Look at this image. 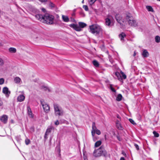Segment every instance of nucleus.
I'll list each match as a JSON object with an SVG mask.
<instances>
[{
    "mask_svg": "<svg viewBox=\"0 0 160 160\" xmlns=\"http://www.w3.org/2000/svg\"><path fill=\"white\" fill-rule=\"evenodd\" d=\"M36 18L42 22L47 24H52L53 23L54 17L48 14H46L44 15L37 14L35 15Z\"/></svg>",
    "mask_w": 160,
    "mask_h": 160,
    "instance_id": "obj_1",
    "label": "nucleus"
},
{
    "mask_svg": "<svg viewBox=\"0 0 160 160\" xmlns=\"http://www.w3.org/2000/svg\"><path fill=\"white\" fill-rule=\"evenodd\" d=\"M107 155V152L103 146H101L99 148L95 150L93 152L94 156L96 157H100L101 156L106 157Z\"/></svg>",
    "mask_w": 160,
    "mask_h": 160,
    "instance_id": "obj_2",
    "label": "nucleus"
},
{
    "mask_svg": "<svg viewBox=\"0 0 160 160\" xmlns=\"http://www.w3.org/2000/svg\"><path fill=\"white\" fill-rule=\"evenodd\" d=\"M90 32L95 35H98L102 31L101 27L97 24H93L89 26Z\"/></svg>",
    "mask_w": 160,
    "mask_h": 160,
    "instance_id": "obj_3",
    "label": "nucleus"
},
{
    "mask_svg": "<svg viewBox=\"0 0 160 160\" xmlns=\"http://www.w3.org/2000/svg\"><path fill=\"white\" fill-rule=\"evenodd\" d=\"M55 114L56 116H62L63 114V111L62 108L57 104H54Z\"/></svg>",
    "mask_w": 160,
    "mask_h": 160,
    "instance_id": "obj_4",
    "label": "nucleus"
},
{
    "mask_svg": "<svg viewBox=\"0 0 160 160\" xmlns=\"http://www.w3.org/2000/svg\"><path fill=\"white\" fill-rule=\"evenodd\" d=\"M126 19L128 21L129 25L133 27L137 26V23L136 21L130 15H127Z\"/></svg>",
    "mask_w": 160,
    "mask_h": 160,
    "instance_id": "obj_5",
    "label": "nucleus"
},
{
    "mask_svg": "<svg viewBox=\"0 0 160 160\" xmlns=\"http://www.w3.org/2000/svg\"><path fill=\"white\" fill-rule=\"evenodd\" d=\"M92 135L93 136L95 133L98 135H100L101 134L100 130L97 128L95 122H93L92 126V130L91 131Z\"/></svg>",
    "mask_w": 160,
    "mask_h": 160,
    "instance_id": "obj_6",
    "label": "nucleus"
},
{
    "mask_svg": "<svg viewBox=\"0 0 160 160\" xmlns=\"http://www.w3.org/2000/svg\"><path fill=\"white\" fill-rule=\"evenodd\" d=\"M40 102L44 111L47 113L48 112L50 111V107L48 104L46 103L43 100H41Z\"/></svg>",
    "mask_w": 160,
    "mask_h": 160,
    "instance_id": "obj_7",
    "label": "nucleus"
},
{
    "mask_svg": "<svg viewBox=\"0 0 160 160\" xmlns=\"http://www.w3.org/2000/svg\"><path fill=\"white\" fill-rule=\"evenodd\" d=\"M2 92L5 94L6 97H8L11 93V92L9 90L7 87H4L2 89Z\"/></svg>",
    "mask_w": 160,
    "mask_h": 160,
    "instance_id": "obj_8",
    "label": "nucleus"
},
{
    "mask_svg": "<svg viewBox=\"0 0 160 160\" xmlns=\"http://www.w3.org/2000/svg\"><path fill=\"white\" fill-rule=\"evenodd\" d=\"M116 19L117 21L120 24L121 26H122V22H123V21L122 19V17L119 14H117L116 16Z\"/></svg>",
    "mask_w": 160,
    "mask_h": 160,
    "instance_id": "obj_9",
    "label": "nucleus"
},
{
    "mask_svg": "<svg viewBox=\"0 0 160 160\" xmlns=\"http://www.w3.org/2000/svg\"><path fill=\"white\" fill-rule=\"evenodd\" d=\"M69 26L77 31H80L82 30L81 28L79 27V26L77 24H71Z\"/></svg>",
    "mask_w": 160,
    "mask_h": 160,
    "instance_id": "obj_10",
    "label": "nucleus"
},
{
    "mask_svg": "<svg viewBox=\"0 0 160 160\" xmlns=\"http://www.w3.org/2000/svg\"><path fill=\"white\" fill-rule=\"evenodd\" d=\"M142 55L144 58H147L149 56V53L147 50L144 49L143 50Z\"/></svg>",
    "mask_w": 160,
    "mask_h": 160,
    "instance_id": "obj_11",
    "label": "nucleus"
},
{
    "mask_svg": "<svg viewBox=\"0 0 160 160\" xmlns=\"http://www.w3.org/2000/svg\"><path fill=\"white\" fill-rule=\"evenodd\" d=\"M0 120L4 123H6L7 121L8 117L6 115H3L1 117Z\"/></svg>",
    "mask_w": 160,
    "mask_h": 160,
    "instance_id": "obj_12",
    "label": "nucleus"
},
{
    "mask_svg": "<svg viewBox=\"0 0 160 160\" xmlns=\"http://www.w3.org/2000/svg\"><path fill=\"white\" fill-rule=\"evenodd\" d=\"M25 96L23 95L19 96L17 98V100L20 102L23 101L25 99Z\"/></svg>",
    "mask_w": 160,
    "mask_h": 160,
    "instance_id": "obj_13",
    "label": "nucleus"
},
{
    "mask_svg": "<svg viewBox=\"0 0 160 160\" xmlns=\"http://www.w3.org/2000/svg\"><path fill=\"white\" fill-rule=\"evenodd\" d=\"M14 81L15 83L16 84H19L21 81V80L19 77H17L14 78Z\"/></svg>",
    "mask_w": 160,
    "mask_h": 160,
    "instance_id": "obj_14",
    "label": "nucleus"
},
{
    "mask_svg": "<svg viewBox=\"0 0 160 160\" xmlns=\"http://www.w3.org/2000/svg\"><path fill=\"white\" fill-rule=\"evenodd\" d=\"M126 36L124 32H122L121 34L119 35V37L120 38V40L122 41H123L124 40V38Z\"/></svg>",
    "mask_w": 160,
    "mask_h": 160,
    "instance_id": "obj_15",
    "label": "nucleus"
},
{
    "mask_svg": "<svg viewBox=\"0 0 160 160\" xmlns=\"http://www.w3.org/2000/svg\"><path fill=\"white\" fill-rule=\"evenodd\" d=\"M27 109L28 111V113L29 116L30 117H33L32 112L30 107L29 106H28L27 107Z\"/></svg>",
    "mask_w": 160,
    "mask_h": 160,
    "instance_id": "obj_16",
    "label": "nucleus"
},
{
    "mask_svg": "<svg viewBox=\"0 0 160 160\" xmlns=\"http://www.w3.org/2000/svg\"><path fill=\"white\" fill-rule=\"evenodd\" d=\"M62 18L64 22H68L69 21V18L67 16L62 15Z\"/></svg>",
    "mask_w": 160,
    "mask_h": 160,
    "instance_id": "obj_17",
    "label": "nucleus"
},
{
    "mask_svg": "<svg viewBox=\"0 0 160 160\" xmlns=\"http://www.w3.org/2000/svg\"><path fill=\"white\" fill-rule=\"evenodd\" d=\"M78 24L79 27L81 28H84L85 27L87 26L86 24L85 23L81 22H79L78 23Z\"/></svg>",
    "mask_w": 160,
    "mask_h": 160,
    "instance_id": "obj_18",
    "label": "nucleus"
},
{
    "mask_svg": "<svg viewBox=\"0 0 160 160\" xmlns=\"http://www.w3.org/2000/svg\"><path fill=\"white\" fill-rule=\"evenodd\" d=\"M111 20L110 19L107 18L105 19V24L108 26H110L111 24Z\"/></svg>",
    "mask_w": 160,
    "mask_h": 160,
    "instance_id": "obj_19",
    "label": "nucleus"
},
{
    "mask_svg": "<svg viewBox=\"0 0 160 160\" xmlns=\"http://www.w3.org/2000/svg\"><path fill=\"white\" fill-rule=\"evenodd\" d=\"M115 75L117 77L118 79L121 81L122 80V78L121 75L120 73L118 72H116L115 73Z\"/></svg>",
    "mask_w": 160,
    "mask_h": 160,
    "instance_id": "obj_20",
    "label": "nucleus"
},
{
    "mask_svg": "<svg viewBox=\"0 0 160 160\" xmlns=\"http://www.w3.org/2000/svg\"><path fill=\"white\" fill-rule=\"evenodd\" d=\"M54 128L52 126H51L49 128H48L47 129V130L46 132V133H48H48L51 132L52 130H54Z\"/></svg>",
    "mask_w": 160,
    "mask_h": 160,
    "instance_id": "obj_21",
    "label": "nucleus"
},
{
    "mask_svg": "<svg viewBox=\"0 0 160 160\" xmlns=\"http://www.w3.org/2000/svg\"><path fill=\"white\" fill-rule=\"evenodd\" d=\"M101 144L102 142L101 141H98L95 142L94 146L95 147H98Z\"/></svg>",
    "mask_w": 160,
    "mask_h": 160,
    "instance_id": "obj_22",
    "label": "nucleus"
},
{
    "mask_svg": "<svg viewBox=\"0 0 160 160\" xmlns=\"http://www.w3.org/2000/svg\"><path fill=\"white\" fill-rule=\"evenodd\" d=\"M122 96L120 94H118L116 98V100L117 101H120L122 99Z\"/></svg>",
    "mask_w": 160,
    "mask_h": 160,
    "instance_id": "obj_23",
    "label": "nucleus"
},
{
    "mask_svg": "<svg viewBox=\"0 0 160 160\" xmlns=\"http://www.w3.org/2000/svg\"><path fill=\"white\" fill-rule=\"evenodd\" d=\"M92 63L93 65L96 67H99V63L96 60H93L92 61Z\"/></svg>",
    "mask_w": 160,
    "mask_h": 160,
    "instance_id": "obj_24",
    "label": "nucleus"
},
{
    "mask_svg": "<svg viewBox=\"0 0 160 160\" xmlns=\"http://www.w3.org/2000/svg\"><path fill=\"white\" fill-rule=\"evenodd\" d=\"M41 88L45 91H46L47 90H48V92H50L51 91L50 89L46 86H42L41 87Z\"/></svg>",
    "mask_w": 160,
    "mask_h": 160,
    "instance_id": "obj_25",
    "label": "nucleus"
},
{
    "mask_svg": "<svg viewBox=\"0 0 160 160\" xmlns=\"http://www.w3.org/2000/svg\"><path fill=\"white\" fill-rule=\"evenodd\" d=\"M146 8L149 12H153V10L152 7L150 6H146Z\"/></svg>",
    "mask_w": 160,
    "mask_h": 160,
    "instance_id": "obj_26",
    "label": "nucleus"
},
{
    "mask_svg": "<svg viewBox=\"0 0 160 160\" xmlns=\"http://www.w3.org/2000/svg\"><path fill=\"white\" fill-rule=\"evenodd\" d=\"M9 51L11 52L15 53L16 52V49L13 48H9Z\"/></svg>",
    "mask_w": 160,
    "mask_h": 160,
    "instance_id": "obj_27",
    "label": "nucleus"
},
{
    "mask_svg": "<svg viewBox=\"0 0 160 160\" xmlns=\"http://www.w3.org/2000/svg\"><path fill=\"white\" fill-rule=\"evenodd\" d=\"M116 126L117 128L120 130H121L122 129V127L120 123H116Z\"/></svg>",
    "mask_w": 160,
    "mask_h": 160,
    "instance_id": "obj_28",
    "label": "nucleus"
},
{
    "mask_svg": "<svg viewBox=\"0 0 160 160\" xmlns=\"http://www.w3.org/2000/svg\"><path fill=\"white\" fill-rule=\"evenodd\" d=\"M155 40L156 42H160V37L158 36H156L155 37Z\"/></svg>",
    "mask_w": 160,
    "mask_h": 160,
    "instance_id": "obj_29",
    "label": "nucleus"
},
{
    "mask_svg": "<svg viewBox=\"0 0 160 160\" xmlns=\"http://www.w3.org/2000/svg\"><path fill=\"white\" fill-rule=\"evenodd\" d=\"M97 0H88L89 4L90 5H92Z\"/></svg>",
    "mask_w": 160,
    "mask_h": 160,
    "instance_id": "obj_30",
    "label": "nucleus"
},
{
    "mask_svg": "<svg viewBox=\"0 0 160 160\" xmlns=\"http://www.w3.org/2000/svg\"><path fill=\"white\" fill-rule=\"evenodd\" d=\"M153 133L154 135V137H158L159 136V134L156 131H153Z\"/></svg>",
    "mask_w": 160,
    "mask_h": 160,
    "instance_id": "obj_31",
    "label": "nucleus"
},
{
    "mask_svg": "<svg viewBox=\"0 0 160 160\" xmlns=\"http://www.w3.org/2000/svg\"><path fill=\"white\" fill-rule=\"evenodd\" d=\"M92 136V137L93 140L94 142H95L98 139V137L96 136L95 134L93 136Z\"/></svg>",
    "mask_w": 160,
    "mask_h": 160,
    "instance_id": "obj_32",
    "label": "nucleus"
},
{
    "mask_svg": "<svg viewBox=\"0 0 160 160\" xmlns=\"http://www.w3.org/2000/svg\"><path fill=\"white\" fill-rule=\"evenodd\" d=\"M30 139H28V138H26L25 139V144L27 145H28V144H29V143H30Z\"/></svg>",
    "mask_w": 160,
    "mask_h": 160,
    "instance_id": "obj_33",
    "label": "nucleus"
},
{
    "mask_svg": "<svg viewBox=\"0 0 160 160\" xmlns=\"http://www.w3.org/2000/svg\"><path fill=\"white\" fill-rule=\"evenodd\" d=\"M129 120L130 121V122L133 125H135L136 124V123L134 122V121L132 119L130 118L129 119Z\"/></svg>",
    "mask_w": 160,
    "mask_h": 160,
    "instance_id": "obj_34",
    "label": "nucleus"
},
{
    "mask_svg": "<svg viewBox=\"0 0 160 160\" xmlns=\"http://www.w3.org/2000/svg\"><path fill=\"white\" fill-rule=\"evenodd\" d=\"M4 80L3 78L0 79V85H2L4 83Z\"/></svg>",
    "mask_w": 160,
    "mask_h": 160,
    "instance_id": "obj_35",
    "label": "nucleus"
},
{
    "mask_svg": "<svg viewBox=\"0 0 160 160\" xmlns=\"http://www.w3.org/2000/svg\"><path fill=\"white\" fill-rule=\"evenodd\" d=\"M83 8L86 10V11H88V8L87 6V5H83Z\"/></svg>",
    "mask_w": 160,
    "mask_h": 160,
    "instance_id": "obj_36",
    "label": "nucleus"
},
{
    "mask_svg": "<svg viewBox=\"0 0 160 160\" xmlns=\"http://www.w3.org/2000/svg\"><path fill=\"white\" fill-rule=\"evenodd\" d=\"M4 62L3 60L0 58V66H2L4 64Z\"/></svg>",
    "mask_w": 160,
    "mask_h": 160,
    "instance_id": "obj_37",
    "label": "nucleus"
},
{
    "mask_svg": "<svg viewBox=\"0 0 160 160\" xmlns=\"http://www.w3.org/2000/svg\"><path fill=\"white\" fill-rule=\"evenodd\" d=\"M121 73L123 78L124 79H126V76L124 74V73L123 72H122Z\"/></svg>",
    "mask_w": 160,
    "mask_h": 160,
    "instance_id": "obj_38",
    "label": "nucleus"
},
{
    "mask_svg": "<svg viewBox=\"0 0 160 160\" xmlns=\"http://www.w3.org/2000/svg\"><path fill=\"white\" fill-rule=\"evenodd\" d=\"M49 6L51 8H52L54 7L55 5L53 3L50 2L49 4Z\"/></svg>",
    "mask_w": 160,
    "mask_h": 160,
    "instance_id": "obj_39",
    "label": "nucleus"
},
{
    "mask_svg": "<svg viewBox=\"0 0 160 160\" xmlns=\"http://www.w3.org/2000/svg\"><path fill=\"white\" fill-rule=\"evenodd\" d=\"M110 89H111V90L113 92H116V90L115 89L113 88L112 86L111 85H110Z\"/></svg>",
    "mask_w": 160,
    "mask_h": 160,
    "instance_id": "obj_40",
    "label": "nucleus"
},
{
    "mask_svg": "<svg viewBox=\"0 0 160 160\" xmlns=\"http://www.w3.org/2000/svg\"><path fill=\"white\" fill-rule=\"evenodd\" d=\"M134 146L135 147L136 149L137 150H139V146H138V144H134Z\"/></svg>",
    "mask_w": 160,
    "mask_h": 160,
    "instance_id": "obj_41",
    "label": "nucleus"
},
{
    "mask_svg": "<svg viewBox=\"0 0 160 160\" xmlns=\"http://www.w3.org/2000/svg\"><path fill=\"white\" fill-rule=\"evenodd\" d=\"M54 123L56 125H58L59 124V122L58 121V120H57Z\"/></svg>",
    "mask_w": 160,
    "mask_h": 160,
    "instance_id": "obj_42",
    "label": "nucleus"
},
{
    "mask_svg": "<svg viewBox=\"0 0 160 160\" xmlns=\"http://www.w3.org/2000/svg\"><path fill=\"white\" fill-rule=\"evenodd\" d=\"M30 131L31 132H33L34 131V128L33 127H32L30 128Z\"/></svg>",
    "mask_w": 160,
    "mask_h": 160,
    "instance_id": "obj_43",
    "label": "nucleus"
},
{
    "mask_svg": "<svg viewBox=\"0 0 160 160\" xmlns=\"http://www.w3.org/2000/svg\"><path fill=\"white\" fill-rule=\"evenodd\" d=\"M117 139L119 141H121V139L120 137V136L119 135H117Z\"/></svg>",
    "mask_w": 160,
    "mask_h": 160,
    "instance_id": "obj_44",
    "label": "nucleus"
},
{
    "mask_svg": "<svg viewBox=\"0 0 160 160\" xmlns=\"http://www.w3.org/2000/svg\"><path fill=\"white\" fill-rule=\"evenodd\" d=\"M48 134V133H46V132H45V133L44 135V138L45 139H46L47 138Z\"/></svg>",
    "mask_w": 160,
    "mask_h": 160,
    "instance_id": "obj_45",
    "label": "nucleus"
},
{
    "mask_svg": "<svg viewBox=\"0 0 160 160\" xmlns=\"http://www.w3.org/2000/svg\"><path fill=\"white\" fill-rule=\"evenodd\" d=\"M83 156H84L83 158H84V160H88V158H87V157L84 154H83Z\"/></svg>",
    "mask_w": 160,
    "mask_h": 160,
    "instance_id": "obj_46",
    "label": "nucleus"
},
{
    "mask_svg": "<svg viewBox=\"0 0 160 160\" xmlns=\"http://www.w3.org/2000/svg\"><path fill=\"white\" fill-rule=\"evenodd\" d=\"M117 117L120 120H121V117L118 114L117 115Z\"/></svg>",
    "mask_w": 160,
    "mask_h": 160,
    "instance_id": "obj_47",
    "label": "nucleus"
},
{
    "mask_svg": "<svg viewBox=\"0 0 160 160\" xmlns=\"http://www.w3.org/2000/svg\"><path fill=\"white\" fill-rule=\"evenodd\" d=\"M42 10L43 12H45L46 11V9L44 8H42Z\"/></svg>",
    "mask_w": 160,
    "mask_h": 160,
    "instance_id": "obj_48",
    "label": "nucleus"
},
{
    "mask_svg": "<svg viewBox=\"0 0 160 160\" xmlns=\"http://www.w3.org/2000/svg\"><path fill=\"white\" fill-rule=\"evenodd\" d=\"M120 120H117L116 121V123H120Z\"/></svg>",
    "mask_w": 160,
    "mask_h": 160,
    "instance_id": "obj_49",
    "label": "nucleus"
},
{
    "mask_svg": "<svg viewBox=\"0 0 160 160\" xmlns=\"http://www.w3.org/2000/svg\"><path fill=\"white\" fill-rule=\"evenodd\" d=\"M39 1L42 2H46L47 1V0H39Z\"/></svg>",
    "mask_w": 160,
    "mask_h": 160,
    "instance_id": "obj_50",
    "label": "nucleus"
},
{
    "mask_svg": "<svg viewBox=\"0 0 160 160\" xmlns=\"http://www.w3.org/2000/svg\"><path fill=\"white\" fill-rule=\"evenodd\" d=\"M136 55V51H134L133 56L134 57H135Z\"/></svg>",
    "mask_w": 160,
    "mask_h": 160,
    "instance_id": "obj_51",
    "label": "nucleus"
},
{
    "mask_svg": "<svg viewBox=\"0 0 160 160\" xmlns=\"http://www.w3.org/2000/svg\"><path fill=\"white\" fill-rule=\"evenodd\" d=\"M120 160H125V159L123 157H122L121 158Z\"/></svg>",
    "mask_w": 160,
    "mask_h": 160,
    "instance_id": "obj_52",
    "label": "nucleus"
},
{
    "mask_svg": "<svg viewBox=\"0 0 160 160\" xmlns=\"http://www.w3.org/2000/svg\"><path fill=\"white\" fill-rule=\"evenodd\" d=\"M122 154L124 155H126V154H125V153L124 152H122Z\"/></svg>",
    "mask_w": 160,
    "mask_h": 160,
    "instance_id": "obj_53",
    "label": "nucleus"
},
{
    "mask_svg": "<svg viewBox=\"0 0 160 160\" xmlns=\"http://www.w3.org/2000/svg\"><path fill=\"white\" fill-rule=\"evenodd\" d=\"M2 105V103L1 102H0V106H1Z\"/></svg>",
    "mask_w": 160,
    "mask_h": 160,
    "instance_id": "obj_54",
    "label": "nucleus"
},
{
    "mask_svg": "<svg viewBox=\"0 0 160 160\" xmlns=\"http://www.w3.org/2000/svg\"><path fill=\"white\" fill-rule=\"evenodd\" d=\"M82 3H84V0H82Z\"/></svg>",
    "mask_w": 160,
    "mask_h": 160,
    "instance_id": "obj_55",
    "label": "nucleus"
},
{
    "mask_svg": "<svg viewBox=\"0 0 160 160\" xmlns=\"http://www.w3.org/2000/svg\"><path fill=\"white\" fill-rule=\"evenodd\" d=\"M157 1H160V0H157Z\"/></svg>",
    "mask_w": 160,
    "mask_h": 160,
    "instance_id": "obj_56",
    "label": "nucleus"
}]
</instances>
